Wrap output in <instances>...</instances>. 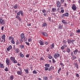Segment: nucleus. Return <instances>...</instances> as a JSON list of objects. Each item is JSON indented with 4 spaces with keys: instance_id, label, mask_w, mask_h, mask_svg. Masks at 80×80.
I'll use <instances>...</instances> for the list:
<instances>
[{
    "instance_id": "nucleus-41",
    "label": "nucleus",
    "mask_w": 80,
    "mask_h": 80,
    "mask_svg": "<svg viewBox=\"0 0 80 80\" xmlns=\"http://www.w3.org/2000/svg\"><path fill=\"white\" fill-rule=\"evenodd\" d=\"M16 18H18V19H19V18H20V17H19V15H17L16 17Z\"/></svg>"
},
{
    "instance_id": "nucleus-5",
    "label": "nucleus",
    "mask_w": 80,
    "mask_h": 80,
    "mask_svg": "<svg viewBox=\"0 0 80 80\" xmlns=\"http://www.w3.org/2000/svg\"><path fill=\"white\" fill-rule=\"evenodd\" d=\"M58 57H60V54L59 53H56L54 55L55 58L57 59Z\"/></svg>"
},
{
    "instance_id": "nucleus-8",
    "label": "nucleus",
    "mask_w": 80,
    "mask_h": 80,
    "mask_svg": "<svg viewBox=\"0 0 80 80\" xmlns=\"http://www.w3.org/2000/svg\"><path fill=\"white\" fill-rule=\"evenodd\" d=\"M39 43H40V45H44V43L41 40H39Z\"/></svg>"
},
{
    "instance_id": "nucleus-15",
    "label": "nucleus",
    "mask_w": 80,
    "mask_h": 80,
    "mask_svg": "<svg viewBox=\"0 0 80 80\" xmlns=\"http://www.w3.org/2000/svg\"><path fill=\"white\" fill-rule=\"evenodd\" d=\"M2 40H5V35L3 34L2 36Z\"/></svg>"
},
{
    "instance_id": "nucleus-20",
    "label": "nucleus",
    "mask_w": 80,
    "mask_h": 80,
    "mask_svg": "<svg viewBox=\"0 0 80 80\" xmlns=\"http://www.w3.org/2000/svg\"><path fill=\"white\" fill-rule=\"evenodd\" d=\"M15 59V58L13 57H11V58H10V59L11 60V61H13Z\"/></svg>"
},
{
    "instance_id": "nucleus-1",
    "label": "nucleus",
    "mask_w": 80,
    "mask_h": 80,
    "mask_svg": "<svg viewBox=\"0 0 80 80\" xmlns=\"http://www.w3.org/2000/svg\"><path fill=\"white\" fill-rule=\"evenodd\" d=\"M21 14V15L23 16V11H19L17 13V15L20 16Z\"/></svg>"
},
{
    "instance_id": "nucleus-36",
    "label": "nucleus",
    "mask_w": 80,
    "mask_h": 80,
    "mask_svg": "<svg viewBox=\"0 0 80 80\" xmlns=\"http://www.w3.org/2000/svg\"><path fill=\"white\" fill-rule=\"evenodd\" d=\"M45 71H47L48 70V68H47V67H45Z\"/></svg>"
},
{
    "instance_id": "nucleus-44",
    "label": "nucleus",
    "mask_w": 80,
    "mask_h": 80,
    "mask_svg": "<svg viewBox=\"0 0 80 80\" xmlns=\"http://www.w3.org/2000/svg\"><path fill=\"white\" fill-rule=\"evenodd\" d=\"M48 18V20H49V22H51V18L50 17H49Z\"/></svg>"
},
{
    "instance_id": "nucleus-26",
    "label": "nucleus",
    "mask_w": 80,
    "mask_h": 80,
    "mask_svg": "<svg viewBox=\"0 0 80 80\" xmlns=\"http://www.w3.org/2000/svg\"><path fill=\"white\" fill-rule=\"evenodd\" d=\"M17 7H18V5L17 4H15V5H14L13 6L14 8L15 9H17Z\"/></svg>"
},
{
    "instance_id": "nucleus-30",
    "label": "nucleus",
    "mask_w": 80,
    "mask_h": 80,
    "mask_svg": "<svg viewBox=\"0 0 80 80\" xmlns=\"http://www.w3.org/2000/svg\"><path fill=\"white\" fill-rule=\"evenodd\" d=\"M43 80H48V77H44L43 78Z\"/></svg>"
},
{
    "instance_id": "nucleus-51",
    "label": "nucleus",
    "mask_w": 80,
    "mask_h": 80,
    "mask_svg": "<svg viewBox=\"0 0 80 80\" xmlns=\"http://www.w3.org/2000/svg\"><path fill=\"white\" fill-rule=\"evenodd\" d=\"M76 76L77 77H79V74H76Z\"/></svg>"
},
{
    "instance_id": "nucleus-25",
    "label": "nucleus",
    "mask_w": 80,
    "mask_h": 80,
    "mask_svg": "<svg viewBox=\"0 0 80 80\" xmlns=\"http://www.w3.org/2000/svg\"><path fill=\"white\" fill-rule=\"evenodd\" d=\"M56 8H52V11L53 12H56Z\"/></svg>"
},
{
    "instance_id": "nucleus-6",
    "label": "nucleus",
    "mask_w": 80,
    "mask_h": 80,
    "mask_svg": "<svg viewBox=\"0 0 80 80\" xmlns=\"http://www.w3.org/2000/svg\"><path fill=\"white\" fill-rule=\"evenodd\" d=\"M6 63L8 65H10V59H9V58H7Z\"/></svg>"
},
{
    "instance_id": "nucleus-10",
    "label": "nucleus",
    "mask_w": 80,
    "mask_h": 80,
    "mask_svg": "<svg viewBox=\"0 0 80 80\" xmlns=\"http://www.w3.org/2000/svg\"><path fill=\"white\" fill-rule=\"evenodd\" d=\"M73 52L75 55H77V52H78V50L77 49H75L74 51Z\"/></svg>"
},
{
    "instance_id": "nucleus-59",
    "label": "nucleus",
    "mask_w": 80,
    "mask_h": 80,
    "mask_svg": "<svg viewBox=\"0 0 80 80\" xmlns=\"http://www.w3.org/2000/svg\"><path fill=\"white\" fill-rule=\"evenodd\" d=\"M54 47V44L52 43V48H53V47Z\"/></svg>"
},
{
    "instance_id": "nucleus-60",
    "label": "nucleus",
    "mask_w": 80,
    "mask_h": 80,
    "mask_svg": "<svg viewBox=\"0 0 80 80\" xmlns=\"http://www.w3.org/2000/svg\"><path fill=\"white\" fill-rule=\"evenodd\" d=\"M4 28V27H2L1 28L2 30H3V29Z\"/></svg>"
},
{
    "instance_id": "nucleus-3",
    "label": "nucleus",
    "mask_w": 80,
    "mask_h": 80,
    "mask_svg": "<svg viewBox=\"0 0 80 80\" xmlns=\"http://www.w3.org/2000/svg\"><path fill=\"white\" fill-rule=\"evenodd\" d=\"M72 9L73 10H74L75 11V10H77V7L75 6V4H73L72 5Z\"/></svg>"
},
{
    "instance_id": "nucleus-37",
    "label": "nucleus",
    "mask_w": 80,
    "mask_h": 80,
    "mask_svg": "<svg viewBox=\"0 0 80 80\" xmlns=\"http://www.w3.org/2000/svg\"><path fill=\"white\" fill-rule=\"evenodd\" d=\"M48 58L49 59H52V56H49L48 57Z\"/></svg>"
},
{
    "instance_id": "nucleus-46",
    "label": "nucleus",
    "mask_w": 80,
    "mask_h": 80,
    "mask_svg": "<svg viewBox=\"0 0 80 80\" xmlns=\"http://www.w3.org/2000/svg\"><path fill=\"white\" fill-rule=\"evenodd\" d=\"M48 71H51L52 70V68L50 67L49 68H48Z\"/></svg>"
},
{
    "instance_id": "nucleus-64",
    "label": "nucleus",
    "mask_w": 80,
    "mask_h": 80,
    "mask_svg": "<svg viewBox=\"0 0 80 80\" xmlns=\"http://www.w3.org/2000/svg\"><path fill=\"white\" fill-rule=\"evenodd\" d=\"M70 36L71 37H73V34H70Z\"/></svg>"
},
{
    "instance_id": "nucleus-23",
    "label": "nucleus",
    "mask_w": 80,
    "mask_h": 80,
    "mask_svg": "<svg viewBox=\"0 0 80 80\" xmlns=\"http://www.w3.org/2000/svg\"><path fill=\"white\" fill-rule=\"evenodd\" d=\"M28 68H27V69H24V70L25 72H26V73H28Z\"/></svg>"
},
{
    "instance_id": "nucleus-53",
    "label": "nucleus",
    "mask_w": 80,
    "mask_h": 80,
    "mask_svg": "<svg viewBox=\"0 0 80 80\" xmlns=\"http://www.w3.org/2000/svg\"><path fill=\"white\" fill-rule=\"evenodd\" d=\"M63 43H66V41L65 40H63Z\"/></svg>"
},
{
    "instance_id": "nucleus-39",
    "label": "nucleus",
    "mask_w": 80,
    "mask_h": 80,
    "mask_svg": "<svg viewBox=\"0 0 80 80\" xmlns=\"http://www.w3.org/2000/svg\"><path fill=\"white\" fill-rule=\"evenodd\" d=\"M52 61L53 63H55V61L54 58H53L52 59Z\"/></svg>"
},
{
    "instance_id": "nucleus-52",
    "label": "nucleus",
    "mask_w": 80,
    "mask_h": 80,
    "mask_svg": "<svg viewBox=\"0 0 80 80\" xmlns=\"http://www.w3.org/2000/svg\"><path fill=\"white\" fill-rule=\"evenodd\" d=\"M61 13H64V10H61Z\"/></svg>"
},
{
    "instance_id": "nucleus-14",
    "label": "nucleus",
    "mask_w": 80,
    "mask_h": 80,
    "mask_svg": "<svg viewBox=\"0 0 80 80\" xmlns=\"http://www.w3.org/2000/svg\"><path fill=\"white\" fill-rule=\"evenodd\" d=\"M0 68H4V66H3V64H1L0 62Z\"/></svg>"
},
{
    "instance_id": "nucleus-19",
    "label": "nucleus",
    "mask_w": 80,
    "mask_h": 80,
    "mask_svg": "<svg viewBox=\"0 0 80 80\" xmlns=\"http://www.w3.org/2000/svg\"><path fill=\"white\" fill-rule=\"evenodd\" d=\"M17 73L18 75H21L22 74V71H19L17 72Z\"/></svg>"
},
{
    "instance_id": "nucleus-31",
    "label": "nucleus",
    "mask_w": 80,
    "mask_h": 80,
    "mask_svg": "<svg viewBox=\"0 0 80 80\" xmlns=\"http://www.w3.org/2000/svg\"><path fill=\"white\" fill-rule=\"evenodd\" d=\"M15 51L16 52V53H18L19 52V49H16L15 50Z\"/></svg>"
},
{
    "instance_id": "nucleus-2",
    "label": "nucleus",
    "mask_w": 80,
    "mask_h": 80,
    "mask_svg": "<svg viewBox=\"0 0 80 80\" xmlns=\"http://www.w3.org/2000/svg\"><path fill=\"white\" fill-rule=\"evenodd\" d=\"M68 15H69L68 12H66L65 14H63L61 16V17L62 18H63L64 17H68Z\"/></svg>"
},
{
    "instance_id": "nucleus-42",
    "label": "nucleus",
    "mask_w": 80,
    "mask_h": 80,
    "mask_svg": "<svg viewBox=\"0 0 80 80\" xmlns=\"http://www.w3.org/2000/svg\"><path fill=\"white\" fill-rule=\"evenodd\" d=\"M64 46H63V45L61 47V49L62 50H64Z\"/></svg>"
},
{
    "instance_id": "nucleus-28",
    "label": "nucleus",
    "mask_w": 80,
    "mask_h": 80,
    "mask_svg": "<svg viewBox=\"0 0 80 80\" xmlns=\"http://www.w3.org/2000/svg\"><path fill=\"white\" fill-rule=\"evenodd\" d=\"M20 56L22 57V58L24 57V55H23V54L21 52L20 53Z\"/></svg>"
},
{
    "instance_id": "nucleus-45",
    "label": "nucleus",
    "mask_w": 80,
    "mask_h": 80,
    "mask_svg": "<svg viewBox=\"0 0 80 80\" xmlns=\"http://www.w3.org/2000/svg\"><path fill=\"white\" fill-rule=\"evenodd\" d=\"M29 56H30V54H27L26 55V57L27 58H28V57H29Z\"/></svg>"
},
{
    "instance_id": "nucleus-57",
    "label": "nucleus",
    "mask_w": 80,
    "mask_h": 80,
    "mask_svg": "<svg viewBox=\"0 0 80 80\" xmlns=\"http://www.w3.org/2000/svg\"><path fill=\"white\" fill-rule=\"evenodd\" d=\"M12 38V37H10L9 38V40H11V38Z\"/></svg>"
},
{
    "instance_id": "nucleus-12",
    "label": "nucleus",
    "mask_w": 80,
    "mask_h": 80,
    "mask_svg": "<svg viewBox=\"0 0 80 80\" xmlns=\"http://www.w3.org/2000/svg\"><path fill=\"white\" fill-rule=\"evenodd\" d=\"M4 21H5L4 20H3L2 18L0 19V24H2Z\"/></svg>"
},
{
    "instance_id": "nucleus-43",
    "label": "nucleus",
    "mask_w": 80,
    "mask_h": 80,
    "mask_svg": "<svg viewBox=\"0 0 80 80\" xmlns=\"http://www.w3.org/2000/svg\"><path fill=\"white\" fill-rule=\"evenodd\" d=\"M60 2L61 3H63V2H64V0H61Z\"/></svg>"
},
{
    "instance_id": "nucleus-17",
    "label": "nucleus",
    "mask_w": 80,
    "mask_h": 80,
    "mask_svg": "<svg viewBox=\"0 0 80 80\" xmlns=\"http://www.w3.org/2000/svg\"><path fill=\"white\" fill-rule=\"evenodd\" d=\"M58 28L59 29H62V28H63V27L61 25V24H59L58 26Z\"/></svg>"
},
{
    "instance_id": "nucleus-35",
    "label": "nucleus",
    "mask_w": 80,
    "mask_h": 80,
    "mask_svg": "<svg viewBox=\"0 0 80 80\" xmlns=\"http://www.w3.org/2000/svg\"><path fill=\"white\" fill-rule=\"evenodd\" d=\"M73 59H72V60H74V59L76 58H77V57L75 56H73Z\"/></svg>"
},
{
    "instance_id": "nucleus-40",
    "label": "nucleus",
    "mask_w": 80,
    "mask_h": 80,
    "mask_svg": "<svg viewBox=\"0 0 80 80\" xmlns=\"http://www.w3.org/2000/svg\"><path fill=\"white\" fill-rule=\"evenodd\" d=\"M42 13H44L46 12V10H42Z\"/></svg>"
},
{
    "instance_id": "nucleus-34",
    "label": "nucleus",
    "mask_w": 80,
    "mask_h": 80,
    "mask_svg": "<svg viewBox=\"0 0 80 80\" xmlns=\"http://www.w3.org/2000/svg\"><path fill=\"white\" fill-rule=\"evenodd\" d=\"M33 73L34 74H36V73H37V71H35V70H34L33 71Z\"/></svg>"
},
{
    "instance_id": "nucleus-48",
    "label": "nucleus",
    "mask_w": 80,
    "mask_h": 80,
    "mask_svg": "<svg viewBox=\"0 0 80 80\" xmlns=\"http://www.w3.org/2000/svg\"><path fill=\"white\" fill-rule=\"evenodd\" d=\"M26 45H30V43H29V42H26Z\"/></svg>"
},
{
    "instance_id": "nucleus-27",
    "label": "nucleus",
    "mask_w": 80,
    "mask_h": 80,
    "mask_svg": "<svg viewBox=\"0 0 80 80\" xmlns=\"http://www.w3.org/2000/svg\"><path fill=\"white\" fill-rule=\"evenodd\" d=\"M62 23H64V24L67 23V22L64 20H62Z\"/></svg>"
},
{
    "instance_id": "nucleus-58",
    "label": "nucleus",
    "mask_w": 80,
    "mask_h": 80,
    "mask_svg": "<svg viewBox=\"0 0 80 80\" xmlns=\"http://www.w3.org/2000/svg\"><path fill=\"white\" fill-rule=\"evenodd\" d=\"M60 64L61 66L63 67V64L62 63H60Z\"/></svg>"
},
{
    "instance_id": "nucleus-55",
    "label": "nucleus",
    "mask_w": 80,
    "mask_h": 80,
    "mask_svg": "<svg viewBox=\"0 0 80 80\" xmlns=\"http://www.w3.org/2000/svg\"><path fill=\"white\" fill-rule=\"evenodd\" d=\"M71 56H73V53L72 52V53H71Z\"/></svg>"
},
{
    "instance_id": "nucleus-49",
    "label": "nucleus",
    "mask_w": 80,
    "mask_h": 80,
    "mask_svg": "<svg viewBox=\"0 0 80 80\" xmlns=\"http://www.w3.org/2000/svg\"><path fill=\"white\" fill-rule=\"evenodd\" d=\"M80 30H78L77 31V33H80Z\"/></svg>"
},
{
    "instance_id": "nucleus-54",
    "label": "nucleus",
    "mask_w": 80,
    "mask_h": 80,
    "mask_svg": "<svg viewBox=\"0 0 80 80\" xmlns=\"http://www.w3.org/2000/svg\"><path fill=\"white\" fill-rule=\"evenodd\" d=\"M64 47L65 48V47H67L68 46L66 45H63Z\"/></svg>"
},
{
    "instance_id": "nucleus-33",
    "label": "nucleus",
    "mask_w": 80,
    "mask_h": 80,
    "mask_svg": "<svg viewBox=\"0 0 80 80\" xmlns=\"http://www.w3.org/2000/svg\"><path fill=\"white\" fill-rule=\"evenodd\" d=\"M4 70L5 71H6V72H8V68H7V67Z\"/></svg>"
},
{
    "instance_id": "nucleus-9",
    "label": "nucleus",
    "mask_w": 80,
    "mask_h": 80,
    "mask_svg": "<svg viewBox=\"0 0 80 80\" xmlns=\"http://www.w3.org/2000/svg\"><path fill=\"white\" fill-rule=\"evenodd\" d=\"M12 48V46L10 45L8 48H7V51H10L11 49Z\"/></svg>"
},
{
    "instance_id": "nucleus-11",
    "label": "nucleus",
    "mask_w": 80,
    "mask_h": 80,
    "mask_svg": "<svg viewBox=\"0 0 80 80\" xmlns=\"http://www.w3.org/2000/svg\"><path fill=\"white\" fill-rule=\"evenodd\" d=\"M42 34L44 36H45V37H47V36H48V34H47V33L46 32H42Z\"/></svg>"
},
{
    "instance_id": "nucleus-38",
    "label": "nucleus",
    "mask_w": 80,
    "mask_h": 80,
    "mask_svg": "<svg viewBox=\"0 0 80 80\" xmlns=\"http://www.w3.org/2000/svg\"><path fill=\"white\" fill-rule=\"evenodd\" d=\"M49 50H50V48H48L46 49V51L48 52H49Z\"/></svg>"
},
{
    "instance_id": "nucleus-63",
    "label": "nucleus",
    "mask_w": 80,
    "mask_h": 80,
    "mask_svg": "<svg viewBox=\"0 0 80 80\" xmlns=\"http://www.w3.org/2000/svg\"><path fill=\"white\" fill-rule=\"evenodd\" d=\"M17 65L18 66H20V63H18L17 64Z\"/></svg>"
},
{
    "instance_id": "nucleus-50",
    "label": "nucleus",
    "mask_w": 80,
    "mask_h": 80,
    "mask_svg": "<svg viewBox=\"0 0 80 80\" xmlns=\"http://www.w3.org/2000/svg\"><path fill=\"white\" fill-rule=\"evenodd\" d=\"M32 40V39L29 38L28 39V42H30Z\"/></svg>"
},
{
    "instance_id": "nucleus-22",
    "label": "nucleus",
    "mask_w": 80,
    "mask_h": 80,
    "mask_svg": "<svg viewBox=\"0 0 80 80\" xmlns=\"http://www.w3.org/2000/svg\"><path fill=\"white\" fill-rule=\"evenodd\" d=\"M45 67H46L48 68H49L50 67V64H45Z\"/></svg>"
},
{
    "instance_id": "nucleus-18",
    "label": "nucleus",
    "mask_w": 80,
    "mask_h": 80,
    "mask_svg": "<svg viewBox=\"0 0 80 80\" xmlns=\"http://www.w3.org/2000/svg\"><path fill=\"white\" fill-rule=\"evenodd\" d=\"M11 43L12 44H15V41H14V39L13 38H12Z\"/></svg>"
},
{
    "instance_id": "nucleus-24",
    "label": "nucleus",
    "mask_w": 80,
    "mask_h": 80,
    "mask_svg": "<svg viewBox=\"0 0 80 80\" xmlns=\"http://www.w3.org/2000/svg\"><path fill=\"white\" fill-rule=\"evenodd\" d=\"M10 79L11 80H13V76L11 75L10 77Z\"/></svg>"
},
{
    "instance_id": "nucleus-16",
    "label": "nucleus",
    "mask_w": 80,
    "mask_h": 80,
    "mask_svg": "<svg viewBox=\"0 0 80 80\" xmlns=\"http://www.w3.org/2000/svg\"><path fill=\"white\" fill-rule=\"evenodd\" d=\"M47 26V23L44 22L43 23L42 25V27H46Z\"/></svg>"
},
{
    "instance_id": "nucleus-13",
    "label": "nucleus",
    "mask_w": 80,
    "mask_h": 80,
    "mask_svg": "<svg viewBox=\"0 0 80 80\" xmlns=\"http://www.w3.org/2000/svg\"><path fill=\"white\" fill-rule=\"evenodd\" d=\"M66 50L67 52H68V53H69L71 51L70 50V48H69L68 47L67 48Z\"/></svg>"
},
{
    "instance_id": "nucleus-56",
    "label": "nucleus",
    "mask_w": 80,
    "mask_h": 80,
    "mask_svg": "<svg viewBox=\"0 0 80 80\" xmlns=\"http://www.w3.org/2000/svg\"><path fill=\"white\" fill-rule=\"evenodd\" d=\"M43 15L44 16H47V14L46 13H44Z\"/></svg>"
},
{
    "instance_id": "nucleus-32",
    "label": "nucleus",
    "mask_w": 80,
    "mask_h": 80,
    "mask_svg": "<svg viewBox=\"0 0 80 80\" xmlns=\"http://www.w3.org/2000/svg\"><path fill=\"white\" fill-rule=\"evenodd\" d=\"M20 48H22H22H24V45H20Z\"/></svg>"
},
{
    "instance_id": "nucleus-29",
    "label": "nucleus",
    "mask_w": 80,
    "mask_h": 80,
    "mask_svg": "<svg viewBox=\"0 0 80 80\" xmlns=\"http://www.w3.org/2000/svg\"><path fill=\"white\" fill-rule=\"evenodd\" d=\"M72 42V41L71 40H68V43H71Z\"/></svg>"
},
{
    "instance_id": "nucleus-62",
    "label": "nucleus",
    "mask_w": 80,
    "mask_h": 80,
    "mask_svg": "<svg viewBox=\"0 0 80 80\" xmlns=\"http://www.w3.org/2000/svg\"><path fill=\"white\" fill-rule=\"evenodd\" d=\"M18 43H19V42L18 41L17 42H16V45H18Z\"/></svg>"
},
{
    "instance_id": "nucleus-7",
    "label": "nucleus",
    "mask_w": 80,
    "mask_h": 80,
    "mask_svg": "<svg viewBox=\"0 0 80 80\" xmlns=\"http://www.w3.org/2000/svg\"><path fill=\"white\" fill-rule=\"evenodd\" d=\"M21 38L22 39H23V40H25V35L23 33H22L21 34Z\"/></svg>"
},
{
    "instance_id": "nucleus-21",
    "label": "nucleus",
    "mask_w": 80,
    "mask_h": 80,
    "mask_svg": "<svg viewBox=\"0 0 80 80\" xmlns=\"http://www.w3.org/2000/svg\"><path fill=\"white\" fill-rule=\"evenodd\" d=\"M12 62L13 63H17V61L15 59L14 60L12 61Z\"/></svg>"
},
{
    "instance_id": "nucleus-47",
    "label": "nucleus",
    "mask_w": 80,
    "mask_h": 80,
    "mask_svg": "<svg viewBox=\"0 0 80 80\" xmlns=\"http://www.w3.org/2000/svg\"><path fill=\"white\" fill-rule=\"evenodd\" d=\"M61 70H62V68H60L58 70V72L59 73V72H60Z\"/></svg>"
},
{
    "instance_id": "nucleus-61",
    "label": "nucleus",
    "mask_w": 80,
    "mask_h": 80,
    "mask_svg": "<svg viewBox=\"0 0 80 80\" xmlns=\"http://www.w3.org/2000/svg\"><path fill=\"white\" fill-rule=\"evenodd\" d=\"M51 68L52 69V70H53V69H54V68H53V66H51Z\"/></svg>"
},
{
    "instance_id": "nucleus-4",
    "label": "nucleus",
    "mask_w": 80,
    "mask_h": 80,
    "mask_svg": "<svg viewBox=\"0 0 80 80\" xmlns=\"http://www.w3.org/2000/svg\"><path fill=\"white\" fill-rule=\"evenodd\" d=\"M56 4L57 7H58V8H60V7L61 6V4L60 3V1H57Z\"/></svg>"
}]
</instances>
